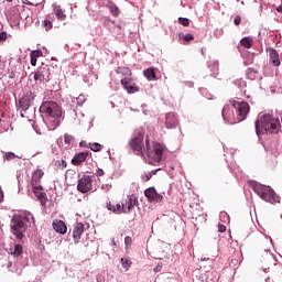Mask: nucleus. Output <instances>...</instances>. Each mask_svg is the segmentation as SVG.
<instances>
[{
    "instance_id": "1",
    "label": "nucleus",
    "mask_w": 282,
    "mask_h": 282,
    "mask_svg": "<svg viewBox=\"0 0 282 282\" xmlns=\"http://www.w3.org/2000/svg\"><path fill=\"white\" fill-rule=\"evenodd\" d=\"M281 131V121L279 117H274L273 115H262L256 121V133L257 135H261L263 133H276Z\"/></svg>"
},
{
    "instance_id": "2",
    "label": "nucleus",
    "mask_w": 282,
    "mask_h": 282,
    "mask_svg": "<svg viewBox=\"0 0 282 282\" xmlns=\"http://www.w3.org/2000/svg\"><path fill=\"white\" fill-rule=\"evenodd\" d=\"M40 113H44L52 118L50 129L54 131L61 124V116H63V110L55 101H44L40 107Z\"/></svg>"
},
{
    "instance_id": "3",
    "label": "nucleus",
    "mask_w": 282,
    "mask_h": 282,
    "mask_svg": "<svg viewBox=\"0 0 282 282\" xmlns=\"http://www.w3.org/2000/svg\"><path fill=\"white\" fill-rule=\"evenodd\" d=\"M143 158H147L149 164H155L162 162V155H164V148L160 143H151L149 139L145 140V150L143 152Z\"/></svg>"
},
{
    "instance_id": "4",
    "label": "nucleus",
    "mask_w": 282,
    "mask_h": 282,
    "mask_svg": "<svg viewBox=\"0 0 282 282\" xmlns=\"http://www.w3.org/2000/svg\"><path fill=\"white\" fill-rule=\"evenodd\" d=\"M253 191L263 199L264 202H269V204H279L280 198L270 186L261 185L259 183H256L253 185Z\"/></svg>"
},
{
    "instance_id": "5",
    "label": "nucleus",
    "mask_w": 282,
    "mask_h": 282,
    "mask_svg": "<svg viewBox=\"0 0 282 282\" xmlns=\"http://www.w3.org/2000/svg\"><path fill=\"white\" fill-rule=\"evenodd\" d=\"M30 219L25 216H15L12 219V234L15 235L17 239H23V232L28 230V224Z\"/></svg>"
},
{
    "instance_id": "6",
    "label": "nucleus",
    "mask_w": 282,
    "mask_h": 282,
    "mask_svg": "<svg viewBox=\"0 0 282 282\" xmlns=\"http://www.w3.org/2000/svg\"><path fill=\"white\" fill-rule=\"evenodd\" d=\"M130 149L135 153V155H143L147 147H144V131L139 130L135 135L130 141Z\"/></svg>"
},
{
    "instance_id": "7",
    "label": "nucleus",
    "mask_w": 282,
    "mask_h": 282,
    "mask_svg": "<svg viewBox=\"0 0 282 282\" xmlns=\"http://www.w3.org/2000/svg\"><path fill=\"white\" fill-rule=\"evenodd\" d=\"M230 105H232L237 111L238 115V122H241L246 120L248 117V113H250V105L246 101H237V100H231Z\"/></svg>"
},
{
    "instance_id": "8",
    "label": "nucleus",
    "mask_w": 282,
    "mask_h": 282,
    "mask_svg": "<svg viewBox=\"0 0 282 282\" xmlns=\"http://www.w3.org/2000/svg\"><path fill=\"white\" fill-rule=\"evenodd\" d=\"M94 188V177L89 175H84L77 184V191L79 193H89Z\"/></svg>"
},
{
    "instance_id": "9",
    "label": "nucleus",
    "mask_w": 282,
    "mask_h": 282,
    "mask_svg": "<svg viewBox=\"0 0 282 282\" xmlns=\"http://www.w3.org/2000/svg\"><path fill=\"white\" fill-rule=\"evenodd\" d=\"M50 76H52V73L50 72V66L42 65L34 73V80L39 83H44V80H50Z\"/></svg>"
},
{
    "instance_id": "10",
    "label": "nucleus",
    "mask_w": 282,
    "mask_h": 282,
    "mask_svg": "<svg viewBox=\"0 0 282 282\" xmlns=\"http://www.w3.org/2000/svg\"><path fill=\"white\" fill-rule=\"evenodd\" d=\"M144 195L151 204H160L164 199V196L162 194L158 193L155 187H150L144 191Z\"/></svg>"
},
{
    "instance_id": "11",
    "label": "nucleus",
    "mask_w": 282,
    "mask_h": 282,
    "mask_svg": "<svg viewBox=\"0 0 282 282\" xmlns=\"http://www.w3.org/2000/svg\"><path fill=\"white\" fill-rule=\"evenodd\" d=\"M137 204L138 198L135 196H128V199L121 202V213H123L124 215L131 214V210L135 208Z\"/></svg>"
},
{
    "instance_id": "12",
    "label": "nucleus",
    "mask_w": 282,
    "mask_h": 282,
    "mask_svg": "<svg viewBox=\"0 0 282 282\" xmlns=\"http://www.w3.org/2000/svg\"><path fill=\"white\" fill-rule=\"evenodd\" d=\"M32 102H34V95H32V91H29L19 100V106L22 111H28L32 106Z\"/></svg>"
},
{
    "instance_id": "13",
    "label": "nucleus",
    "mask_w": 282,
    "mask_h": 282,
    "mask_svg": "<svg viewBox=\"0 0 282 282\" xmlns=\"http://www.w3.org/2000/svg\"><path fill=\"white\" fill-rule=\"evenodd\" d=\"M32 188H33V193H34L35 197L39 199L40 204L45 206V204H47V194L45 193L43 187L41 185H32Z\"/></svg>"
},
{
    "instance_id": "14",
    "label": "nucleus",
    "mask_w": 282,
    "mask_h": 282,
    "mask_svg": "<svg viewBox=\"0 0 282 282\" xmlns=\"http://www.w3.org/2000/svg\"><path fill=\"white\" fill-rule=\"evenodd\" d=\"M83 232H85V225L83 223H76L73 228L74 243H78L80 241Z\"/></svg>"
},
{
    "instance_id": "15",
    "label": "nucleus",
    "mask_w": 282,
    "mask_h": 282,
    "mask_svg": "<svg viewBox=\"0 0 282 282\" xmlns=\"http://www.w3.org/2000/svg\"><path fill=\"white\" fill-rule=\"evenodd\" d=\"M132 79L129 77H126L121 79V85L123 86V89L128 91V94H135L140 91V87L135 86V84H131Z\"/></svg>"
},
{
    "instance_id": "16",
    "label": "nucleus",
    "mask_w": 282,
    "mask_h": 282,
    "mask_svg": "<svg viewBox=\"0 0 282 282\" xmlns=\"http://www.w3.org/2000/svg\"><path fill=\"white\" fill-rule=\"evenodd\" d=\"M267 53L269 54L270 62L274 67H279L281 65V59L279 58V52L272 47H267Z\"/></svg>"
},
{
    "instance_id": "17",
    "label": "nucleus",
    "mask_w": 282,
    "mask_h": 282,
    "mask_svg": "<svg viewBox=\"0 0 282 282\" xmlns=\"http://www.w3.org/2000/svg\"><path fill=\"white\" fill-rule=\"evenodd\" d=\"M45 175V173L43 172V170H35L32 173L31 176V186H39L41 185V180H43V176Z\"/></svg>"
},
{
    "instance_id": "18",
    "label": "nucleus",
    "mask_w": 282,
    "mask_h": 282,
    "mask_svg": "<svg viewBox=\"0 0 282 282\" xmlns=\"http://www.w3.org/2000/svg\"><path fill=\"white\" fill-rule=\"evenodd\" d=\"M165 124L167 129H175L177 124H180V121H177V117H175L174 112H169L165 116Z\"/></svg>"
},
{
    "instance_id": "19",
    "label": "nucleus",
    "mask_w": 282,
    "mask_h": 282,
    "mask_svg": "<svg viewBox=\"0 0 282 282\" xmlns=\"http://www.w3.org/2000/svg\"><path fill=\"white\" fill-rule=\"evenodd\" d=\"M87 158H89V152H80L72 159V164L74 166H80V164H83Z\"/></svg>"
},
{
    "instance_id": "20",
    "label": "nucleus",
    "mask_w": 282,
    "mask_h": 282,
    "mask_svg": "<svg viewBox=\"0 0 282 282\" xmlns=\"http://www.w3.org/2000/svg\"><path fill=\"white\" fill-rule=\"evenodd\" d=\"M53 230L57 231L59 235L67 234V225L63 220H54L53 221Z\"/></svg>"
},
{
    "instance_id": "21",
    "label": "nucleus",
    "mask_w": 282,
    "mask_h": 282,
    "mask_svg": "<svg viewBox=\"0 0 282 282\" xmlns=\"http://www.w3.org/2000/svg\"><path fill=\"white\" fill-rule=\"evenodd\" d=\"M53 11L55 17H57L58 21H65L67 19V14H65V11L61 8V6H54Z\"/></svg>"
},
{
    "instance_id": "22",
    "label": "nucleus",
    "mask_w": 282,
    "mask_h": 282,
    "mask_svg": "<svg viewBox=\"0 0 282 282\" xmlns=\"http://www.w3.org/2000/svg\"><path fill=\"white\" fill-rule=\"evenodd\" d=\"M7 252L13 257H21V254H23V246L14 245V248L7 249Z\"/></svg>"
},
{
    "instance_id": "23",
    "label": "nucleus",
    "mask_w": 282,
    "mask_h": 282,
    "mask_svg": "<svg viewBox=\"0 0 282 282\" xmlns=\"http://www.w3.org/2000/svg\"><path fill=\"white\" fill-rule=\"evenodd\" d=\"M30 56H31V65L33 67H36V61H37V58H41V56H43V51H41V50L32 51L30 53Z\"/></svg>"
},
{
    "instance_id": "24",
    "label": "nucleus",
    "mask_w": 282,
    "mask_h": 282,
    "mask_svg": "<svg viewBox=\"0 0 282 282\" xmlns=\"http://www.w3.org/2000/svg\"><path fill=\"white\" fill-rule=\"evenodd\" d=\"M106 207L111 213H121V210H122L120 203H116V202H111V200L106 204Z\"/></svg>"
},
{
    "instance_id": "25",
    "label": "nucleus",
    "mask_w": 282,
    "mask_h": 282,
    "mask_svg": "<svg viewBox=\"0 0 282 282\" xmlns=\"http://www.w3.org/2000/svg\"><path fill=\"white\" fill-rule=\"evenodd\" d=\"M143 76L147 80H158V77L155 76V68L153 67L144 69Z\"/></svg>"
},
{
    "instance_id": "26",
    "label": "nucleus",
    "mask_w": 282,
    "mask_h": 282,
    "mask_svg": "<svg viewBox=\"0 0 282 282\" xmlns=\"http://www.w3.org/2000/svg\"><path fill=\"white\" fill-rule=\"evenodd\" d=\"M240 45L242 47H246V50H250V47H252V45H254V40H252V37H250V36L242 37L240 41Z\"/></svg>"
},
{
    "instance_id": "27",
    "label": "nucleus",
    "mask_w": 282,
    "mask_h": 282,
    "mask_svg": "<svg viewBox=\"0 0 282 282\" xmlns=\"http://www.w3.org/2000/svg\"><path fill=\"white\" fill-rule=\"evenodd\" d=\"M107 8L110 10V13L112 14V17H119L120 9L118 8V6H116V3L109 2L107 4Z\"/></svg>"
},
{
    "instance_id": "28",
    "label": "nucleus",
    "mask_w": 282,
    "mask_h": 282,
    "mask_svg": "<svg viewBox=\"0 0 282 282\" xmlns=\"http://www.w3.org/2000/svg\"><path fill=\"white\" fill-rule=\"evenodd\" d=\"M258 74L259 72L254 70V68L247 69V77L249 78V80H256Z\"/></svg>"
},
{
    "instance_id": "29",
    "label": "nucleus",
    "mask_w": 282,
    "mask_h": 282,
    "mask_svg": "<svg viewBox=\"0 0 282 282\" xmlns=\"http://www.w3.org/2000/svg\"><path fill=\"white\" fill-rule=\"evenodd\" d=\"M117 74H122V76H131V68H129V67H118Z\"/></svg>"
},
{
    "instance_id": "30",
    "label": "nucleus",
    "mask_w": 282,
    "mask_h": 282,
    "mask_svg": "<svg viewBox=\"0 0 282 282\" xmlns=\"http://www.w3.org/2000/svg\"><path fill=\"white\" fill-rule=\"evenodd\" d=\"M89 149L91 151L98 152L102 151V145L100 143H89Z\"/></svg>"
},
{
    "instance_id": "31",
    "label": "nucleus",
    "mask_w": 282,
    "mask_h": 282,
    "mask_svg": "<svg viewBox=\"0 0 282 282\" xmlns=\"http://www.w3.org/2000/svg\"><path fill=\"white\" fill-rule=\"evenodd\" d=\"M121 264L122 268L129 270V268H131V260H129L128 258H121Z\"/></svg>"
},
{
    "instance_id": "32",
    "label": "nucleus",
    "mask_w": 282,
    "mask_h": 282,
    "mask_svg": "<svg viewBox=\"0 0 282 282\" xmlns=\"http://www.w3.org/2000/svg\"><path fill=\"white\" fill-rule=\"evenodd\" d=\"M178 23L184 28H188V25H191V20H188V18H178Z\"/></svg>"
},
{
    "instance_id": "33",
    "label": "nucleus",
    "mask_w": 282,
    "mask_h": 282,
    "mask_svg": "<svg viewBox=\"0 0 282 282\" xmlns=\"http://www.w3.org/2000/svg\"><path fill=\"white\" fill-rule=\"evenodd\" d=\"M64 142H65V144H74L75 139L72 134H65L64 135Z\"/></svg>"
},
{
    "instance_id": "34",
    "label": "nucleus",
    "mask_w": 282,
    "mask_h": 282,
    "mask_svg": "<svg viewBox=\"0 0 282 282\" xmlns=\"http://www.w3.org/2000/svg\"><path fill=\"white\" fill-rule=\"evenodd\" d=\"M183 41H185V43H191V41H195V35H193L192 33H186L183 36Z\"/></svg>"
},
{
    "instance_id": "35",
    "label": "nucleus",
    "mask_w": 282,
    "mask_h": 282,
    "mask_svg": "<svg viewBox=\"0 0 282 282\" xmlns=\"http://www.w3.org/2000/svg\"><path fill=\"white\" fill-rule=\"evenodd\" d=\"M17 158V154H14V152H8L4 154V160H7L8 162L14 160Z\"/></svg>"
},
{
    "instance_id": "36",
    "label": "nucleus",
    "mask_w": 282,
    "mask_h": 282,
    "mask_svg": "<svg viewBox=\"0 0 282 282\" xmlns=\"http://www.w3.org/2000/svg\"><path fill=\"white\" fill-rule=\"evenodd\" d=\"M132 243H133V239H131L130 236H127L124 238V245L127 246V248L131 247Z\"/></svg>"
},
{
    "instance_id": "37",
    "label": "nucleus",
    "mask_w": 282,
    "mask_h": 282,
    "mask_svg": "<svg viewBox=\"0 0 282 282\" xmlns=\"http://www.w3.org/2000/svg\"><path fill=\"white\" fill-rule=\"evenodd\" d=\"M43 25H44L45 30H52V21L44 20Z\"/></svg>"
},
{
    "instance_id": "38",
    "label": "nucleus",
    "mask_w": 282,
    "mask_h": 282,
    "mask_svg": "<svg viewBox=\"0 0 282 282\" xmlns=\"http://www.w3.org/2000/svg\"><path fill=\"white\" fill-rule=\"evenodd\" d=\"M235 84L238 85L239 87H246V80L243 79H237L235 80Z\"/></svg>"
},
{
    "instance_id": "39",
    "label": "nucleus",
    "mask_w": 282,
    "mask_h": 282,
    "mask_svg": "<svg viewBox=\"0 0 282 282\" xmlns=\"http://www.w3.org/2000/svg\"><path fill=\"white\" fill-rule=\"evenodd\" d=\"M234 23H235V25H241V17L236 15L235 19H234Z\"/></svg>"
},
{
    "instance_id": "40",
    "label": "nucleus",
    "mask_w": 282,
    "mask_h": 282,
    "mask_svg": "<svg viewBox=\"0 0 282 282\" xmlns=\"http://www.w3.org/2000/svg\"><path fill=\"white\" fill-rule=\"evenodd\" d=\"M95 175H97V177H102V175H105V171L102 169H97Z\"/></svg>"
},
{
    "instance_id": "41",
    "label": "nucleus",
    "mask_w": 282,
    "mask_h": 282,
    "mask_svg": "<svg viewBox=\"0 0 282 282\" xmlns=\"http://www.w3.org/2000/svg\"><path fill=\"white\" fill-rule=\"evenodd\" d=\"M7 39H8V33L1 32V33H0V42H1V41H6Z\"/></svg>"
},
{
    "instance_id": "42",
    "label": "nucleus",
    "mask_w": 282,
    "mask_h": 282,
    "mask_svg": "<svg viewBox=\"0 0 282 282\" xmlns=\"http://www.w3.org/2000/svg\"><path fill=\"white\" fill-rule=\"evenodd\" d=\"M218 232H226V226L219 224V225H218Z\"/></svg>"
},
{
    "instance_id": "43",
    "label": "nucleus",
    "mask_w": 282,
    "mask_h": 282,
    "mask_svg": "<svg viewBox=\"0 0 282 282\" xmlns=\"http://www.w3.org/2000/svg\"><path fill=\"white\" fill-rule=\"evenodd\" d=\"M58 163H59V166H63L64 169H67V161L62 160V161H58Z\"/></svg>"
},
{
    "instance_id": "44",
    "label": "nucleus",
    "mask_w": 282,
    "mask_h": 282,
    "mask_svg": "<svg viewBox=\"0 0 282 282\" xmlns=\"http://www.w3.org/2000/svg\"><path fill=\"white\" fill-rule=\"evenodd\" d=\"M227 113H228V106H227V107L225 106V107L223 108V118L226 119Z\"/></svg>"
},
{
    "instance_id": "45",
    "label": "nucleus",
    "mask_w": 282,
    "mask_h": 282,
    "mask_svg": "<svg viewBox=\"0 0 282 282\" xmlns=\"http://www.w3.org/2000/svg\"><path fill=\"white\" fill-rule=\"evenodd\" d=\"M154 272H162V263H159V264L154 268Z\"/></svg>"
},
{
    "instance_id": "46",
    "label": "nucleus",
    "mask_w": 282,
    "mask_h": 282,
    "mask_svg": "<svg viewBox=\"0 0 282 282\" xmlns=\"http://www.w3.org/2000/svg\"><path fill=\"white\" fill-rule=\"evenodd\" d=\"M3 202V191L0 187V203Z\"/></svg>"
},
{
    "instance_id": "47",
    "label": "nucleus",
    "mask_w": 282,
    "mask_h": 282,
    "mask_svg": "<svg viewBox=\"0 0 282 282\" xmlns=\"http://www.w3.org/2000/svg\"><path fill=\"white\" fill-rule=\"evenodd\" d=\"M276 12H279L280 14L282 13V6H279V7L276 8Z\"/></svg>"
},
{
    "instance_id": "48",
    "label": "nucleus",
    "mask_w": 282,
    "mask_h": 282,
    "mask_svg": "<svg viewBox=\"0 0 282 282\" xmlns=\"http://www.w3.org/2000/svg\"><path fill=\"white\" fill-rule=\"evenodd\" d=\"M9 78H14V73H10Z\"/></svg>"
},
{
    "instance_id": "49",
    "label": "nucleus",
    "mask_w": 282,
    "mask_h": 282,
    "mask_svg": "<svg viewBox=\"0 0 282 282\" xmlns=\"http://www.w3.org/2000/svg\"><path fill=\"white\" fill-rule=\"evenodd\" d=\"M151 180L150 175H147V182H149Z\"/></svg>"
},
{
    "instance_id": "50",
    "label": "nucleus",
    "mask_w": 282,
    "mask_h": 282,
    "mask_svg": "<svg viewBox=\"0 0 282 282\" xmlns=\"http://www.w3.org/2000/svg\"><path fill=\"white\" fill-rule=\"evenodd\" d=\"M117 28H118L119 30H122V26H120V25H117Z\"/></svg>"
},
{
    "instance_id": "51",
    "label": "nucleus",
    "mask_w": 282,
    "mask_h": 282,
    "mask_svg": "<svg viewBox=\"0 0 282 282\" xmlns=\"http://www.w3.org/2000/svg\"><path fill=\"white\" fill-rule=\"evenodd\" d=\"M9 3H12V1H14V0H7Z\"/></svg>"
},
{
    "instance_id": "52",
    "label": "nucleus",
    "mask_w": 282,
    "mask_h": 282,
    "mask_svg": "<svg viewBox=\"0 0 282 282\" xmlns=\"http://www.w3.org/2000/svg\"><path fill=\"white\" fill-rule=\"evenodd\" d=\"M77 100H82V97H78Z\"/></svg>"
},
{
    "instance_id": "53",
    "label": "nucleus",
    "mask_w": 282,
    "mask_h": 282,
    "mask_svg": "<svg viewBox=\"0 0 282 282\" xmlns=\"http://www.w3.org/2000/svg\"><path fill=\"white\" fill-rule=\"evenodd\" d=\"M97 281L100 282V279L98 278Z\"/></svg>"
},
{
    "instance_id": "54",
    "label": "nucleus",
    "mask_w": 282,
    "mask_h": 282,
    "mask_svg": "<svg viewBox=\"0 0 282 282\" xmlns=\"http://www.w3.org/2000/svg\"><path fill=\"white\" fill-rule=\"evenodd\" d=\"M0 122H1V118H0Z\"/></svg>"
}]
</instances>
